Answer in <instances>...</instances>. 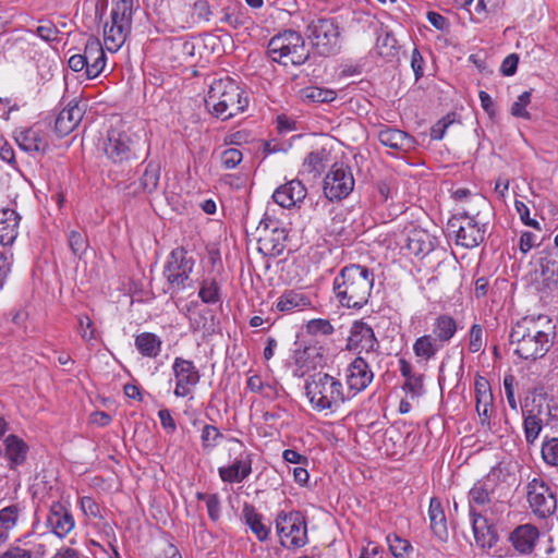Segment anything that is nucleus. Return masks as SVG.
Wrapping results in <instances>:
<instances>
[{"label":"nucleus","instance_id":"nucleus-33","mask_svg":"<svg viewBox=\"0 0 558 558\" xmlns=\"http://www.w3.org/2000/svg\"><path fill=\"white\" fill-rule=\"evenodd\" d=\"M428 517L430 529L439 539H445L448 535L447 520L438 498L433 497L429 501Z\"/></svg>","mask_w":558,"mask_h":558},{"label":"nucleus","instance_id":"nucleus-51","mask_svg":"<svg viewBox=\"0 0 558 558\" xmlns=\"http://www.w3.org/2000/svg\"><path fill=\"white\" fill-rule=\"evenodd\" d=\"M403 390L411 395L412 398L420 397L424 393L423 375L415 373L411 377L405 378Z\"/></svg>","mask_w":558,"mask_h":558},{"label":"nucleus","instance_id":"nucleus-60","mask_svg":"<svg viewBox=\"0 0 558 558\" xmlns=\"http://www.w3.org/2000/svg\"><path fill=\"white\" fill-rule=\"evenodd\" d=\"M36 35L45 41H51L57 39L58 29L51 22H47L36 28Z\"/></svg>","mask_w":558,"mask_h":558},{"label":"nucleus","instance_id":"nucleus-6","mask_svg":"<svg viewBox=\"0 0 558 558\" xmlns=\"http://www.w3.org/2000/svg\"><path fill=\"white\" fill-rule=\"evenodd\" d=\"M134 0H112L109 20L104 24V44L117 52L132 31Z\"/></svg>","mask_w":558,"mask_h":558},{"label":"nucleus","instance_id":"nucleus-49","mask_svg":"<svg viewBox=\"0 0 558 558\" xmlns=\"http://www.w3.org/2000/svg\"><path fill=\"white\" fill-rule=\"evenodd\" d=\"M531 101V93L523 92L518 99L511 106V114L517 118L530 119L531 114L526 110L527 105Z\"/></svg>","mask_w":558,"mask_h":558},{"label":"nucleus","instance_id":"nucleus-5","mask_svg":"<svg viewBox=\"0 0 558 558\" xmlns=\"http://www.w3.org/2000/svg\"><path fill=\"white\" fill-rule=\"evenodd\" d=\"M267 53L274 62L283 66L301 65L310 57L303 36L293 29L275 35L268 43Z\"/></svg>","mask_w":558,"mask_h":558},{"label":"nucleus","instance_id":"nucleus-29","mask_svg":"<svg viewBox=\"0 0 558 558\" xmlns=\"http://www.w3.org/2000/svg\"><path fill=\"white\" fill-rule=\"evenodd\" d=\"M242 519L259 542L268 539L270 527L263 522V514L257 512L253 505L244 504Z\"/></svg>","mask_w":558,"mask_h":558},{"label":"nucleus","instance_id":"nucleus-14","mask_svg":"<svg viewBox=\"0 0 558 558\" xmlns=\"http://www.w3.org/2000/svg\"><path fill=\"white\" fill-rule=\"evenodd\" d=\"M104 151L107 158L117 165H124L136 158L133 136L120 129L108 131Z\"/></svg>","mask_w":558,"mask_h":558},{"label":"nucleus","instance_id":"nucleus-45","mask_svg":"<svg viewBox=\"0 0 558 558\" xmlns=\"http://www.w3.org/2000/svg\"><path fill=\"white\" fill-rule=\"evenodd\" d=\"M523 428L526 442L533 444L542 430V420L532 413L524 414Z\"/></svg>","mask_w":558,"mask_h":558},{"label":"nucleus","instance_id":"nucleus-4","mask_svg":"<svg viewBox=\"0 0 558 558\" xmlns=\"http://www.w3.org/2000/svg\"><path fill=\"white\" fill-rule=\"evenodd\" d=\"M510 342L514 353L523 360L535 361L542 359L551 345L548 332L538 329L533 318L524 317L512 328Z\"/></svg>","mask_w":558,"mask_h":558},{"label":"nucleus","instance_id":"nucleus-8","mask_svg":"<svg viewBox=\"0 0 558 558\" xmlns=\"http://www.w3.org/2000/svg\"><path fill=\"white\" fill-rule=\"evenodd\" d=\"M307 38L320 56H330L340 49V28L332 17H318L307 25Z\"/></svg>","mask_w":558,"mask_h":558},{"label":"nucleus","instance_id":"nucleus-62","mask_svg":"<svg viewBox=\"0 0 558 558\" xmlns=\"http://www.w3.org/2000/svg\"><path fill=\"white\" fill-rule=\"evenodd\" d=\"M81 508L86 515L98 518L100 517V509L98 504L89 496L81 498Z\"/></svg>","mask_w":558,"mask_h":558},{"label":"nucleus","instance_id":"nucleus-56","mask_svg":"<svg viewBox=\"0 0 558 558\" xmlns=\"http://www.w3.org/2000/svg\"><path fill=\"white\" fill-rule=\"evenodd\" d=\"M209 312H201L196 316L190 318V327L192 330H206L209 331L213 328V317L208 318Z\"/></svg>","mask_w":558,"mask_h":558},{"label":"nucleus","instance_id":"nucleus-17","mask_svg":"<svg viewBox=\"0 0 558 558\" xmlns=\"http://www.w3.org/2000/svg\"><path fill=\"white\" fill-rule=\"evenodd\" d=\"M496 483L486 477L474 483L469 492L470 517H484L495 499Z\"/></svg>","mask_w":558,"mask_h":558},{"label":"nucleus","instance_id":"nucleus-13","mask_svg":"<svg viewBox=\"0 0 558 558\" xmlns=\"http://www.w3.org/2000/svg\"><path fill=\"white\" fill-rule=\"evenodd\" d=\"M355 181L350 167L335 163L324 179V194L331 201L347 198L353 191Z\"/></svg>","mask_w":558,"mask_h":558},{"label":"nucleus","instance_id":"nucleus-28","mask_svg":"<svg viewBox=\"0 0 558 558\" xmlns=\"http://www.w3.org/2000/svg\"><path fill=\"white\" fill-rule=\"evenodd\" d=\"M458 330L457 320L448 315H438L432 324V336L442 347L447 345L454 337Z\"/></svg>","mask_w":558,"mask_h":558},{"label":"nucleus","instance_id":"nucleus-42","mask_svg":"<svg viewBox=\"0 0 558 558\" xmlns=\"http://www.w3.org/2000/svg\"><path fill=\"white\" fill-rule=\"evenodd\" d=\"M220 288L215 279L203 280L198 296L204 303L215 304L220 301Z\"/></svg>","mask_w":558,"mask_h":558},{"label":"nucleus","instance_id":"nucleus-48","mask_svg":"<svg viewBox=\"0 0 558 558\" xmlns=\"http://www.w3.org/2000/svg\"><path fill=\"white\" fill-rule=\"evenodd\" d=\"M69 246L75 256L81 257L88 247L86 236L75 230H72L68 235Z\"/></svg>","mask_w":558,"mask_h":558},{"label":"nucleus","instance_id":"nucleus-35","mask_svg":"<svg viewBox=\"0 0 558 558\" xmlns=\"http://www.w3.org/2000/svg\"><path fill=\"white\" fill-rule=\"evenodd\" d=\"M134 344L143 356L155 359L161 352L162 340L156 333L142 332L135 337Z\"/></svg>","mask_w":558,"mask_h":558},{"label":"nucleus","instance_id":"nucleus-32","mask_svg":"<svg viewBox=\"0 0 558 558\" xmlns=\"http://www.w3.org/2000/svg\"><path fill=\"white\" fill-rule=\"evenodd\" d=\"M221 14L220 22L228 24L234 29L246 25L250 21L246 8L236 0H230L228 4L222 8Z\"/></svg>","mask_w":558,"mask_h":558},{"label":"nucleus","instance_id":"nucleus-24","mask_svg":"<svg viewBox=\"0 0 558 558\" xmlns=\"http://www.w3.org/2000/svg\"><path fill=\"white\" fill-rule=\"evenodd\" d=\"M83 56L85 58L86 77L92 80L99 76L106 66V53L101 43L96 37H90L85 45Z\"/></svg>","mask_w":558,"mask_h":558},{"label":"nucleus","instance_id":"nucleus-59","mask_svg":"<svg viewBox=\"0 0 558 558\" xmlns=\"http://www.w3.org/2000/svg\"><path fill=\"white\" fill-rule=\"evenodd\" d=\"M206 507H207V512H208L209 518L214 522L218 521L220 518V510H221L220 498H219L218 494H210L207 497Z\"/></svg>","mask_w":558,"mask_h":558},{"label":"nucleus","instance_id":"nucleus-10","mask_svg":"<svg viewBox=\"0 0 558 558\" xmlns=\"http://www.w3.org/2000/svg\"><path fill=\"white\" fill-rule=\"evenodd\" d=\"M194 259L184 247H175L167 257L162 275L169 289L180 291L185 288L194 268Z\"/></svg>","mask_w":558,"mask_h":558},{"label":"nucleus","instance_id":"nucleus-44","mask_svg":"<svg viewBox=\"0 0 558 558\" xmlns=\"http://www.w3.org/2000/svg\"><path fill=\"white\" fill-rule=\"evenodd\" d=\"M387 543L391 554L396 558H404L408 556L409 551L413 549L408 539H404L397 534H388Z\"/></svg>","mask_w":558,"mask_h":558},{"label":"nucleus","instance_id":"nucleus-31","mask_svg":"<svg viewBox=\"0 0 558 558\" xmlns=\"http://www.w3.org/2000/svg\"><path fill=\"white\" fill-rule=\"evenodd\" d=\"M471 522L476 544L482 548H493L498 541L495 527L488 525L485 517L471 518Z\"/></svg>","mask_w":558,"mask_h":558},{"label":"nucleus","instance_id":"nucleus-30","mask_svg":"<svg viewBox=\"0 0 558 558\" xmlns=\"http://www.w3.org/2000/svg\"><path fill=\"white\" fill-rule=\"evenodd\" d=\"M329 161V153L325 149L311 151L304 159L300 174L307 179H316L325 170Z\"/></svg>","mask_w":558,"mask_h":558},{"label":"nucleus","instance_id":"nucleus-64","mask_svg":"<svg viewBox=\"0 0 558 558\" xmlns=\"http://www.w3.org/2000/svg\"><path fill=\"white\" fill-rule=\"evenodd\" d=\"M32 551L17 546L8 548L0 558H32Z\"/></svg>","mask_w":558,"mask_h":558},{"label":"nucleus","instance_id":"nucleus-50","mask_svg":"<svg viewBox=\"0 0 558 558\" xmlns=\"http://www.w3.org/2000/svg\"><path fill=\"white\" fill-rule=\"evenodd\" d=\"M222 438L220 430L214 425H205L202 429L201 440L204 449L214 448Z\"/></svg>","mask_w":558,"mask_h":558},{"label":"nucleus","instance_id":"nucleus-3","mask_svg":"<svg viewBox=\"0 0 558 558\" xmlns=\"http://www.w3.org/2000/svg\"><path fill=\"white\" fill-rule=\"evenodd\" d=\"M305 393L311 407L317 412L335 411L352 398L339 378L323 372L308 377Z\"/></svg>","mask_w":558,"mask_h":558},{"label":"nucleus","instance_id":"nucleus-43","mask_svg":"<svg viewBox=\"0 0 558 558\" xmlns=\"http://www.w3.org/2000/svg\"><path fill=\"white\" fill-rule=\"evenodd\" d=\"M78 327L77 332L80 333L81 338L86 341L87 343L93 344L95 341L98 340V332L94 326L93 320L90 317L86 314H81L77 317Z\"/></svg>","mask_w":558,"mask_h":558},{"label":"nucleus","instance_id":"nucleus-20","mask_svg":"<svg viewBox=\"0 0 558 558\" xmlns=\"http://www.w3.org/2000/svg\"><path fill=\"white\" fill-rule=\"evenodd\" d=\"M47 527L59 538L65 537L75 526L71 511L60 501L51 504L47 519Z\"/></svg>","mask_w":558,"mask_h":558},{"label":"nucleus","instance_id":"nucleus-46","mask_svg":"<svg viewBox=\"0 0 558 558\" xmlns=\"http://www.w3.org/2000/svg\"><path fill=\"white\" fill-rule=\"evenodd\" d=\"M304 97L314 102H331L336 99L337 93L323 87H308L304 90Z\"/></svg>","mask_w":558,"mask_h":558},{"label":"nucleus","instance_id":"nucleus-9","mask_svg":"<svg viewBox=\"0 0 558 558\" xmlns=\"http://www.w3.org/2000/svg\"><path fill=\"white\" fill-rule=\"evenodd\" d=\"M478 214H472L463 210L453 216L448 221V228L456 233V244L473 248L478 246L485 240L486 223H481L476 217Z\"/></svg>","mask_w":558,"mask_h":558},{"label":"nucleus","instance_id":"nucleus-16","mask_svg":"<svg viewBox=\"0 0 558 558\" xmlns=\"http://www.w3.org/2000/svg\"><path fill=\"white\" fill-rule=\"evenodd\" d=\"M347 349L359 354H375L378 352L379 342L373 328L363 320H355L350 329Z\"/></svg>","mask_w":558,"mask_h":558},{"label":"nucleus","instance_id":"nucleus-58","mask_svg":"<svg viewBox=\"0 0 558 558\" xmlns=\"http://www.w3.org/2000/svg\"><path fill=\"white\" fill-rule=\"evenodd\" d=\"M514 207H515V210L518 211L522 222L525 226H529V227H532L534 229L541 230V226H539L538 221L535 220V219H532L530 217V209H529V207L526 206V204L524 202L515 201L514 202Z\"/></svg>","mask_w":558,"mask_h":558},{"label":"nucleus","instance_id":"nucleus-37","mask_svg":"<svg viewBox=\"0 0 558 558\" xmlns=\"http://www.w3.org/2000/svg\"><path fill=\"white\" fill-rule=\"evenodd\" d=\"M288 238L287 231L284 228H279L275 226L271 229V233L266 235L262 241L263 245L272 256H279L282 254L286 248V240Z\"/></svg>","mask_w":558,"mask_h":558},{"label":"nucleus","instance_id":"nucleus-47","mask_svg":"<svg viewBox=\"0 0 558 558\" xmlns=\"http://www.w3.org/2000/svg\"><path fill=\"white\" fill-rule=\"evenodd\" d=\"M306 331L313 336H329L335 329L328 319L316 318L306 324Z\"/></svg>","mask_w":558,"mask_h":558},{"label":"nucleus","instance_id":"nucleus-40","mask_svg":"<svg viewBox=\"0 0 558 558\" xmlns=\"http://www.w3.org/2000/svg\"><path fill=\"white\" fill-rule=\"evenodd\" d=\"M541 271L545 281L558 283V250H549L541 258Z\"/></svg>","mask_w":558,"mask_h":558},{"label":"nucleus","instance_id":"nucleus-27","mask_svg":"<svg viewBox=\"0 0 558 558\" xmlns=\"http://www.w3.org/2000/svg\"><path fill=\"white\" fill-rule=\"evenodd\" d=\"M20 215L10 208L0 210V245H11L17 238Z\"/></svg>","mask_w":558,"mask_h":558},{"label":"nucleus","instance_id":"nucleus-63","mask_svg":"<svg viewBox=\"0 0 558 558\" xmlns=\"http://www.w3.org/2000/svg\"><path fill=\"white\" fill-rule=\"evenodd\" d=\"M519 57L515 53H511L507 56L501 65H500V72L505 76H511L515 73L518 68Z\"/></svg>","mask_w":558,"mask_h":558},{"label":"nucleus","instance_id":"nucleus-1","mask_svg":"<svg viewBox=\"0 0 558 558\" xmlns=\"http://www.w3.org/2000/svg\"><path fill=\"white\" fill-rule=\"evenodd\" d=\"M374 281V272L367 267L344 266L333 279L335 298L343 307L360 310L368 302Z\"/></svg>","mask_w":558,"mask_h":558},{"label":"nucleus","instance_id":"nucleus-38","mask_svg":"<svg viewBox=\"0 0 558 558\" xmlns=\"http://www.w3.org/2000/svg\"><path fill=\"white\" fill-rule=\"evenodd\" d=\"M20 509L10 505L0 510V545L9 538V532L16 525Z\"/></svg>","mask_w":558,"mask_h":558},{"label":"nucleus","instance_id":"nucleus-19","mask_svg":"<svg viewBox=\"0 0 558 558\" xmlns=\"http://www.w3.org/2000/svg\"><path fill=\"white\" fill-rule=\"evenodd\" d=\"M14 140L19 147L26 153H46L49 148L48 133L39 124L21 128L14 131Z\"/></svg>","mask_w":558,"mask_h":558},{"label":"nucleus","instance_id":"nucleus-12","mask_svg":"<svg viewBox=\"0 0 558 558\" xmlns=\"http://www.w3.org/2000/svg\"><path fill=\"white\" fill-rule=\"evenodd\" d=\"M526 499L531 511L541 519L549 518L557 509L556 495L541 477H534L527 483Z\"/></svg>","mask_w":558,"mask_h":558},{"label":"nucleus","instance_id":"nucleus-57","mask_svg":"<svg viewBox=\"0 0 558 558\" xmlns=\"http://www.w3.org/2000/svg\"><path fill=\"white\" fill-rule=\"evenodd\" d=\"M483 329L480 325H472L470 328L469 350L472 353L480 352L483 348Z\"/></svg>","mask_w":558,"mask_h":558},{"label":"nucleus","instance_id":"nucleus-36","mask_svg":"<svg viewBox=\"0 0 558 558\" xmlns=\"http://www.w3.org/2000/svg\"><path fill=\"white\" fill-rule=\"evenodd\" d=\"M442 348L444 347L439 344L430 333L416 338L413 343L415 356L424 362L434 359Z\"/></svg>","mask_w":558,"mask_h":558},{"label":"nucleus","instance_id":"nucleus-15","mask_svg":"<svg viewBox=\"0 0 558 558\" xmlns=\"http://www.w3.org/2000/svg\"><path fill=\"white\" fill-rule=\"evenodd\" d=\"M175 380L174 396L184 398L192 393L201 380V373L193 361L177 356L172 364Z\"/></svg>","mask_w":558,"mask_h":558},{"label":"nucleus","instance_id":"nucleus-26","mask_svg":"<svg viewBox=\"0 0 558 558\" xmlns=\"http://www.w3.org/2000/svg\"><path fill=\"white\" fill-rule=\"evenodd\" d=\"M378 140L384 146L396 151H410L416 145L414 137L407 132L388 126L379 131Z\"/></svg>","mask_w":558,"mask_h":558},{"label":"nucleus","instance_id":"nucleus-54","mask_svg":"<svg viewBox=\"0 0 558 558\" xmlns=\"http://www.w3.org/2000/svg\"><path fill=\"white\" fill-rule=\"evenodd\" d=\"M243 159L238 148H228L221 154V163L226 169H234Z\"/></svg>","mask_w":558,"mask_h":558},{"label":"nucleus","instance_id":"nucleus-39","mask_svg":"<svg viewBox=\"0 0 558 558\" xmlns=\"http://www.w3.org/2000/svg\"><path fill=\"white\" fill-rule=\"evenodd\" d=\"M407 248L410 254L425 256L432 251V242L427 233L413 231L408 236Z\"/></svg>","mask_w":558,"mask_h":558},{"label":"nucleus","instance_id":"nucleus-34","mask_svg":"<svg viewBox=\"0 0 558 558\" xmlns=\"http://www.w3.org/2000/svg\"><path fill=\"white\" fill-rule=\"evenodd\" d=\"M310 305L311 302L304 293L289 290L280 295L276 303V308L279 312L292 313L293 311H301Z\"/></svg>","mask_w":558,"mask_h":558},{"label":"nucleus","instance_id":"nucleus-41","mask_svg":"<svg viewBox=\"0 0 558 558\" xmlns=\"http://www.w3.org/2000/svg\"><path fill=\"white\" fill-rule=\"evenodd\" d=\"M159 178H160L159 166L156 163L149 162L146 166V169L140 179L141 186L143 187V190L145 192L151 193L157 189Z\"/></svg>","mask_w":558,"mask_h":558},{"label":"nucleus","instance_id":"nucleus-11","mask_svg":"<svg viewBox=\"0 0 558 558\" xmlns=\"http://www.w3.org/2000/svg\"><path fill=\"white\" fill-rule=\"evenodd\" d=\"M233 446L229 449V454L234 456L230 465L218 469L219 477L225 483H242L252 473L253 453L239 439L230 440Z\"/></svg>","mask_w":558,"mask_h":558},{"label":"nucleus","instance_id":"nucleus-55","mask_svg":"<svg viewBox=\"0 0 558 558\" xmlns=\"http://www.w3.org/2000/svg\"><path fill=\"white\" fill-rule=\"evenodd\" d=\"M514 384H515V378L512 374L508 373L505 375L504 377V389H505V395H506V398H507V402L509 404V407L513 410V411H518V403H517V400H515V397H514Z\"/></svg>","mask_w":558,"mask_h":558},{"label":"nucleus","instance_id":"nucleus-61","mask_svg":"<svg viewBox=\"0 0 558 558\" xmlns=\"http://www.w3.org/2000/svg\"><path fill=\"white\" fill-rule=\"evenodd\" d=\"M158 417L160 420V424L162 428L168 434H173L177 430V424L173 420L171 412L168 409H161L158 411Z\"/></svg>","mask_w":558,"mask_h":558},{"label":"nucleus","instance_id":"nucleus-53","mask_svg":"<svg viewBox=\"0 0 558 558\" xmlns=\"http://www.w3.org/2000/svg\"><path fill=\"white\" fill-rule=\"evenodd\" d=\"M476 411L481 417L482 424L488 423L492 408H493V395H485L481 398H475Z\"/></svg>","mask_w":558,"mask_h":558},{"label":"nucleus","instance_id":"nucleus-23","mask_svg":"<svg viewBox=\"0 0 558 558\" xmlns=\"http://www.w3.org/2000/svg\"><path fill=\"white\" fill-rule=\"evenodd\" d=\"M539 538V531L532 524L517 526L508 536L509 543L520 555H531Z\"/></svg>","mask_w":558,"mask_h":558},{"label":"nucleus","instance_id":"nucleus-2","mask_svg":"<svg viewBox=\"0 0 558 558\" xmlns=\"http://www.w3.org/2000/svg\"><path fill=\"white\" fill-rule=\"evenodd\" d=\"M205 106L211 116L225 121L244 112L248 98L233 78L226 76L211 82Z\"/></svg>","mask_w":558,"mask_h":558},{"label":"nucleus","instance_id":"nucleus-25","mask_svg":"<svg viewBox=\"0 0 558 558\" xmlns=\"http://www.w3.org/2000/svg\"><path fill=\"white\" fill-rule=\"evenodd\" d=\"M29 447L20 436L10 434L3 439L4 458L10 470L25 463Z\"/></svg>","mask_w":558,"mask_h":558},{"label":"nucleus","instance_id":"nucleus-22","mask_svg":"<svg viewBox=\"0 0 558 558\" xmlns=\"http://www.w3.org/2000/svg\"><path fill=\"white\" fill-rule=\"evenodd\" d=\"M306 194L307 190L302 181L294 179L277 187L272 199L283 208H291L300 206Z\"/></svg>","mask_w":558,"mask_h":558},{"label":"nucleus","instance_id":"nucleus-7","mask_svg":"<svg viewBox=\"0 0 558 558\" xmlns=\"http://www.w3.org/2000/svg\"><path fill=\"white\" fill-rule=\"evenodd\" d=\"M275 525L282 547L299 549L308 543L306 520L300 511L277 512Z\"/></svg>","mask_w":558,"mask_h":558},{"label":"nucleus","instance_id":"nucleus-52","mask_svg":"<svg viewBox=\"0 0 558 558\" xmlns=\"http://www.w3.org/2000/svg\"><path fill=\"white\" fill-rule=\"evenodd\" d=\"M542 457L547 464L558 465V438H553L543 444Z\"/></svg>","mask_w":558,"mask_h":558},{"label":"nucleus","instance_id":"nucleus-18","mask_svg":"<svg viewBox=\"0 0 558 558\" xmlns=\"http://www.w3.org/2000/svg\"><path fill=\"white\" fill-rule=\"evenodd\" d=\"M374 379V373L366 360L362 356L355 357L345 369V391L352 398L365 390Z\"/></svg>","mask_w":558,"mask_h":558},{"label":"nucleus","instance_id":"nucleus-21","mask_svg":"<svg viewBox=\"0 0 558 558\" xmlns=\"http://www.w3.org/2000/svg\"><path fill=\"white\" fill-rule=\"evenodd\" d=\"M85 106L71 100L56 118L54 130L59 136H66L73 132L83 119Z\"/></svg>","mask_w":558,"mask_h":558}]
</instances>
